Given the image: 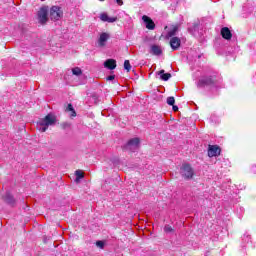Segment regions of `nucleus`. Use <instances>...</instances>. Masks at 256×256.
Returning <instances> with one entry per match:
<instances>
[{"label": "nucleus", "instance_id": "nucleus-1", "mask_svg": "<svg viewBox=\"0 0 256 256\" xmlns=\"http://www.w3.org/2000/svg\"><path fill=\"white\" fill-rule=\"evenodd\" d=\"M56 123H57V116H55V114L50 113L37 122V129L41 133H45V131H47L49 127H53V125H56Z\"/></svg>", "mask_w": 256, "mask_h": 256}, {"label": "nucleus", "instance_id": "nucleus-2", "mask_svg": "<svg viewBox=\"0 0 256 256\" xmlns=\"http://www.w3.org/2000/svg\"><path fill=\"white\" fill-rule=\"evenodd\" d=\"M180 174L184 179H193L195 175V170L189 164H183L180 168Z\"/></svg>", "mask_w": 256, "mask_h": 256}, {"label": "nucleus", "instance_id": "nucleus-3", "mask_svg": "<svg viewBox=\"0 0 256 256\" xmlns=\"http://www.w3.org/2000/svg\"><path fill=\"white\" fill-rule=\"evenodd\" d=\"M47 13H49V7L44 6L41 7L38 11V21L41 25H45L47 21H49V18L47 17Z\"/></svg>", "mask_w": 256, "mask_h": 256}, {"label": "nucleus", "instance_id": "nucleus-4", "mask_svg": "<svg viewBox=\"0 0 256 256\" xmlns=\"http://www.w3.org/2000/svg\"><path fill=\"white\" fill-rule=\"evenodd\" d=\"M63 17V10L58 6H53L50 9V18L52 21H59Z\"/></svg>", "mask_w": 256, "mask_h": 256}, {"label": "nucleus", "instance_id": "nucleus-5", "mask_svg": "<svg viewBox=\"0 0 256 256\" xmlns=\"http://www.w3.org/2000/svg\"><path fill=\"white\" fill-rule=\"evenodd\" d=\"M139 143V138H133L127 143L126 149L128 151H135L136 149H139Z\"/></svg>", "mask_w": 256, "mask_h": 256}, {"label": "nucleus", "instance_id": "nucleus-6", "mask_svg": "<svg viewBox=\"0 0 256 256\" xmlns=\"http://www.w3.org/2000/svg\"><path fill=\"white\" fill-rule=\"evenodd\" d=\"M221 154V148L217 145H209L208 146V157H217V155Z\"/></svg>", "mask_w": 256, "mask_h": 256}, {"label": "nucleus", "instance_id": "nucleus-7", "mask_svg": "<svg viewBox=\"0 0 256 256\" xmlns=\"http://www.w3.org/2000/svg\"><path fill=\"white\" fill-rule=\"evenodd\" d=\"M109 33H102L98 39V47H105L107 45V41H109Z\"/></svg>", "mask_w": 256, "mask_h": 256}, {"label": "nucleus", "instance_id": "nucleus-8", "mask_svg": "<svg viewBox=\"0 0 256 256\" xmlns=\"http://www.w3.org/2000/svg\"><path fill=\"white\" fill-rule=\"evenodd\" d=\"M170 46L173 51H177V49L181 47V39H179L178 37H172L170 40Z\"/></svg>", "mask_w": 256, "mask_h": 256}, {"label": "nucleus", "instance_id": "nucleus-9", "mask_svg": "<svg viewBox=\"0 0 256 256\" xmlns=\"http://www.w3.org/2000/svg\"><path fill=\"white\" fill-rule=\"evenodd\" d=\"M104 67L110 71H113V69L117 68V61L115 59H107L104 62Z\"/></svg>", "mask_w": 256, "mask_h": 256}, {"label": "nucleus", "instance_id": "nucleus-10", "mask_svg": "<svg viewBox=\"0 0 256 256\" xmlns=\"http://www.w3.org/2000/svg\"><path fill=\"white\" fill-rule=\"evenodd\" d=\"M142 21H144L146 25V29H150V30L155 29V22H153V20H151V18H149L148 16L144 15L142 17Z\"/></svg>", "mask_w": 256, "mask_h": 256}, {"label": "nucleus", "instance_id": "nucleus-11", "mask_svg": "<svg viewBox=\"0 0 256 256\" xmlns=\"http://www.w3.org/2000/svg\"><path fill=\"white\" fill-rule=\"evenodd\" d=\"M213 79L211 77H205L198 81L197 87H205L207 85H212Z\"/></svg>", "mask_w": 256, "mask_h": 256}, {"label": "nucleus", "instance_id": "nucleus-12", "mask_svg": "<svg viewBox=\"0 0 256 256\" xmlns=\"http://www.w3.org/2000/svg\"><path fill=\"white\" fill-rule=\"evenodd\" d=\"M221 35H222L223 39H226V41L231 40V38L233 37L231 30H229V28H227V27H223L221 29Z\"/></svg>", "mask_w": 256, "mask_h": 256}, {"label": "nucleus", "instance_id": "nucleus-13", "mask_svg": "<svg viewBox=\"0 0 256 256\" xmlns=\"http://www.w3.org/2000/svg\"><path fill=\"white\" fill-rule=\"evenodd\" d=\"M101 21L107 22V23H115L117 21V18L115 17H109L106 13H103L100 15Z\"/></svg>", "mask_w": 256, "mask_h": 256}, {"label": "nucleus", "instance_id": "nucleus-14", "mask_svg": "<svg viewBox=\"0 0 256 256\" xmlns=\"http://www.w3.org/2000/svg\"><path fill=\"white\" fill-rule=\"evenodd\" d=\"M150 53H152V55L159 56V55H161V53H163V50H161L160 46L153 45V46H151Z\"/></svg>", "mask_w": 256, "mask_h": 256}, {"label": "nucleus", "instance_id": "nucleus-15", "mask_svg": "<svg viewBox=\"0 0 256 256\" xmlns=\"http://www.w3.org/2000/svg\"><path fill=\"white\" fill-rule=\"evenodd\" d=\"M158 75H160L162 81H169L171 79V73H165V70H161Z\"/></svg>", "mask_w": 256, "mask_h": 256}, {"label": "nucleus", "instance_id": "nucleus-16", "mask_svg": "<svg viewBox=\"0 0 256 256\" xmlns=\"http://www.w3.org/2000/svg\"><path fill=\"white\" fill-rule=\"evenodd\" d=\"M4 201L5 203H8V205H15V199L11 196V194H6Z\"/></svg>", "mask_w": 256, "mask_h": 256}, {"label": "nucleus", "instance_id": "nucleus-17", "mask_svg": "<svg viewBox=\"0 0 256 256\" xmlns=\"http://www.w3.org/2000/svg\"><path fill=\"white\" fill-rule=\"evenodd\" d=\"M66 111H68L70 113H73V114H70V117H77V112H75V109L73 108V105L68 104V106L66 108Z\"/></svg>", "mask_w": 256, "mask_h": 256}, {"label": "nucleus", "instance_id": "nucleus-18", "mask_svg": "<svg viewBox=\"0 0 256 256\" xmlns=\"http://www.w3.org/2000/svg\"><path fill=\"white\" fill-rule=\"evenodd\" d=\"M75 175H76V183H79L80 179H83V177H85V175L83 174V171L81 170H76L75 171Z\"/></svg>", "mask_w": 256, "mask_h": 256}, {"label": "nucleus", "instance_id": "nucleus-19", "mask_svg": "<svg viewBox=\"0 0 256 256\" xmlns=\"http://www.w3.org/2000/svg\"><path fill=\"white\" fill-rule=\"evenodd\" d=\"M177 31H179V27L174 26V27L172 28V30H170V31L168 32L167 37H173V36H175V34L177 33Z\"/></svg>", "mask_w": 256, "mask_h": 256}, {"label": "nucleus", "instance_id": "nucleus-20", "mask_svg": "<svg viewBox=\"0 0 256 256\" xmlns=\"http://www.w3.org/2000/svg\"><path fill=\"white\" fill-rule=\"evenodd\" d=\"M72 73H73V75H76L79 77V75H81V73H83V72L81 71V68L76 67V68L72 69Z\"/></svg>", "mask_w": 256, "mask_h": 256}, {"label": "nucleus", "instance_id": "nucleus-21", "mask_svg": "<svg viewBox=\"0 0 256 256\" xmlns=\"http://www.w3.org/2000/svg\"><path fill=\"white\" fill-rule=\"evenodd\" d=\"M167 105L173 106L175 105V97L170 96L167 98Z\"/></svg>", "mask_w": 256, "mask_h": 256}, {"label": "nucleus", "instance_id": "nucleus-22", "mask_svg": "<svg viewBox=\"0 0 256 256\" xmlns=\"http://www.w3.org/2000/svg\"><path fill=\"white\" fill-rule=\"evenodd\" d=\"M124 69H126V71H131V63L129 60L124 61Z\"/></svg>", "mask_w": 256, "mask_h": 256}, {"label": "nucleus", "instance_id": "nucleus-23", "mask_svg": "<svg viewBox=\"0 0 256 256\" xmlns=\"http://www.w3.org/2000/svg\"><path fill=\"white\" fill-rule=\"evenodd\" d=\"M164 231H165V233H173V227L166 225L164 227Z\"/></svg>", "mask_w": 256, "mask_h": 256}, {"label": "nucleus", "instance_id": "nucleus-24", "mask_svg": "<svg viewBox=\"0 0 256 256\" xmlns=\"http://www.w3.org/2000/svg\"><path fill=\"white\" fill-rule=\"evenodd\" d=\"M96 246L99 247L100 249H103V247H105V242L104 241H97Z\"/></svg>", "mask_w": 256, "mask_h": 256}, {"label": "nucleus", "instance_id": "nucleus-25", "mask_svg": "<svg viewBox=\"0 0 256 256\" xmlns=\"http://www.w3.org/2000/svg\"><path fill=\"white\" fill-rule=\"evenodd\" d=\"M115 79V75H110L107 77V81H113Z\"/></svg>", "mask_w": 256, "mask_h": 256}, {"label": "nucleus", "instance_id": "nucleus-26", "mask_svg": "<svg viewBox=\"0 0 256 256\" xmlns=\"http://www.w3.org/2000/svg\"><path fill=\"white\" fill-rule=\"evenodd\" d=\"M116 3H117L118 5H123V0H116Z\"/></svg>", "mask_w": 256, "mask_h": 256}, {"label": "nucleus", "instance_id": "nucleus-27", "mask_svg": "<svg viewBox=\"0 0 256 256\" xmlns=\"http://www.w3.org/2000/svg\"><path fill=\"white\" fill-rule=\"evenodd\" d=\"M173 111H179V107H177V106H174V104H173Z\"/></svg>", "mask_w": 256, "mask_h": 256}, {"label": "nucleus", "instance_id": "nucleus-28", "mask_svg": "<svg viewBox=\"0 0 256 256\" xmlns=\"http://www.w3.org/2000/svg\"><path fill=\"white\" fill-rule=\"evenodd\" d=\"M70 115H73V112H70Z\"/></svg>", "mask_w": 256, "mask_h": 256}]
</instances>
